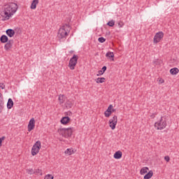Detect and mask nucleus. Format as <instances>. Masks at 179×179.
Wrapping results in <instances>:
<instances>
[{"instance_id": "nucleus-1", "label": "nucleus", "mask_w": 179, "mask_h": 179, "mask_svg": "<svg viewBox=\"0 0 179 179\" xmlns=\"http://www.w3.org/2000/svg\"><path fill=\"white\" fill-rule=\"evenodd\" d=\"M17 4L16 3H8L5 5L3 8L5 19L9 20V19L15 15V12H17Z\"/></svg>"}, {"instance_id": "nucleus-2", "label": "nucleus", "mask_w": 179, "mask_h": 179, "mask_svg": "<svg viewBox=\"0 0 179 179\" xmlns=\"http://www.w3.org/2000/svg\"><path fill=\"white\" fill-rule=\"evenodd\" d=\"M69 33H71V26L69 24H65L63 25L58 31V38L59 40H66V37L69 36Z\"/></svg>"}, {"instance_id": "nucleus-3", "label": "nucleus", "mask_w": 179, "mask_h": 179, "mask_svg": "<svg viewBox=\"0 0 179 179\" xmlns=\"http://www.w3.org/2000/svg\"><path fill=\"white\" fill-rule=\"evenodd\" d=\"M167 127V120L166 117H161L157 122L155 123V127L156 129L162 131Z\"/></svg>"}, {"instance_id": "nucleus-4", "label": "nucleus", "mask_w": 179, "mask_h": 179, "mask_svg": "<svg viewBox=\"0 0 179 179\" xmlns=\"http://www.w3.org/2000/svg\"><path fill=\"white\" fill-rule=\"evenodd\" d=\"M58 133L59 135L63 136L64 138H69L72 136V134L73 133V127L70 128H62L58 129Z\"/></svg>"}, {"instance_id": "nucleus-5", "label": "nucleus", "mask_w": 179, "mask_h": 179, "mask_svg": "<svg viewBox=\"0 0 179 179\" xmlns=\"http://www.w3.org/2000/svg\"><path fill=\"white\" fill-rule=\"evenodd\" d=\"M78 59H79V56L76 55H73V57H71L69 60V67L71 71L75 69V66H76V64H78Z\"/></svg>"}, {"instance_id": "nucleus-6", "label": "nucleus", "mask_w": 179, "mask_h": 179, "mask_svg": "<svg viewBox=\"0 0 179 179\" xmlns=\"http://www.w3.org/2000/svg\"><path fill=\"white\" fill-rule=\"evenodd\" d=\"M41 149V141H38L36 143L33 145L31 149V155L32 156H36Z\"/></svg>"}, {"instance_id": "nucleus-7", "label": "nucleus", "mask_w": 179, "mask_h": 179, "mask_svg": "<svg viewBox=\"0 0 179 179\" xmlns=\"http://www.w3.org/2000/svg\"><path fill=\"white\" fill-rule=\"evenodd\" d=\"M164 37V33H163V31L157 32L154 36V39H153L154 43L157 44V43H160V41H162Z\"/></svg>"}, {"instance_id": "nucleus-8", "label": "nucleus", "mask_w": 179, "mask_h": 179, "mask_svg": "<svg viewBox=\"0 0 179 179\" xmlns=\"http://www.w3.org/2000/svg\"><path fill=\"white\" fill-rule=\"evenodd\" d=\"M117 122H118V117L117 115H114L112 119L109 120V127L111 129H115V127H117Z\"/></svg>"}, {"instance_id": "nucleus-9", "label": "nucleus", "mask_w": 179, "mask_h": 179, "mask_svg": "<svg viewBox=\"0 0 179 179\" xmlns=\"http://www.w3.org/2000/svg\"><path fill=\"white\" fill-rule=\"evenodd\" d=\"M36 127V120H34V118H31L29 120V124H28V131L30 132L31 131H33V129L35 128Z\"/></svg>"}, {"instance_id": "nucleus-10", "label": "nucleus", "mask_w": 179, "mask_h": 179, "mask_svg": "<svg viewBox=\"0 0 179 179\" xmlns=\"http://www.w3.org/2000/svg\"><path fill=\"white\" fill-rule=\"evenodd\" d=\"M12 47H13V40H9L4 45V50L6 51H10Z\"/></svg>"}, {"instance_id": "nucleus-11", "label": "nucleus", "mask_w": 179, "mask_h": 179, "mask_svg": "<svg viewBox=\"0 0 179 179\" xmlns=\"http://www.w3.org/2000/svg\"><path fill=\"white\" fill-rule=\"evenodd\" d=\"M113 105H109L107 110L104 112V115L106 117V118H108V117L113 114V111H111V110H113Z\"/></svg>"}, {"instance_id": "nucleus-12", "label": "nucleus", "mask_w": 179, "mask_h": 179, "mask_svg": "<svg viewBox=\"0 0 179 179\" xmlns=\"http://www.w3.org/2000/svg\"><path fill=\"white\" fill-rule=\"evenodd\" d=\"M6 33L8 37H13L15 36V30L12 29H7Z\"/></svg>"}, {"instance_id": "nucleus-13", "label": "nucleus", "mask_w": 179, "mask_h": 179, "mask_svg": "<svg viewBox=\"0 0 179 179\" xmlns=\"http://www.w3.org/2000/svg\"><path fill=\"white\" fill-rule=\"evenodd\" d=\"M65 155H66L67 156H71V155H73V153H75V151H73V148H67L65 151H64Z\"/></svg>"}, {"instance_id": "nucleus-14", "label": "nucleus", "mask_w": 179, "mask_h": 179, "mask_svg": "<svg viewBox=\"0 0 179 179\" xmlns=\"http://www.w3.org/2000/svg\"><path fill=\"white\" fill-rule=\"evenodd\" d=\"M69 121H71V118H69V117H68V116L64 117L61 120V122H62V124H63V125H66V124H68V122H69Z\"/></svg>"}, {"instance_id": "nucleus-15", "label": "nucleus", "mask_w": 179, "mask_h": 179, "mask_svg": "<svg viewBox=\"0 0 179 179\" xmlns=\"http://www.w3.org/2000/svg\"><path fill=\"white\" fill-rule=\"evenodd\" d=\"M149 171V168L148 166L143 167L140 171V174L141 176H144V174H146Z\"/></svg>"}, {"instance_id": "nucleus-16", "label": "nucleus", "mask_w": 179, "mask_h": 179, "mask_svg": "<svg viewBox=\"0 0 179 179\" xmlns=\"http://www.w3.org/2000/svg\"><path fill=\"white\" fill-rule=\"evenodd\" d=\"M114 159H121L122 157V152L121 151H117L114 155Z\"/></svg>"}, {"instance_id": "nucleus-17", "label": "nucleus", "mask_w": 179, "mask_h": 179, "mask_svg": "<svg viewBox=\"0 0 179 179\" xmlns=\"http://www.w3.org/2000/svg\"><path fill=\"white\" fill-rule=\"evenodd\" d=\"M152 177H153V171H149V172L144 176L143 179H150Z\"/></svg>"}, {"instance_id": "nucleus-18", "label": "nucleus", "mask_w": 179, "mask_h": 179, "mask_svg": "<svg viewBox=\"0 0 179 179\" xmlns=\"http://www.w3.org/2000/svg\"><path fill=\"white\" fill-rule=\"evenodd\" d=\"M0 41L1 43H8L9 41L6 35H2L0 38Z\"/></svg>"}, {"instance_id": "nucleus-19", "label": "nucleus", "mask_w": 179, "mask_h": 179, "mask_svg": "<svg viewBox=\"0 0 179 179\" xmlns=\"http://www.w3.org/2000/svg\"><path fill=\"white\" fill-rule=\"evenodd\" d=\"M38 4V0H33L31 4V9H36L37 8V5Z\"/></svg>"}, {"instance_id": "nucleus-20", "label": "nucleus", "mask_w": 179, "mask_h": 179, "mask_svg": "<svg viewBox=\"0 0 179 179\" xmlns=\"http://www.w3.org/2000/svg\"><path fill=\"white\" fill-rule=\"evenodd\" d=\"M12 107H13V101L12 100V99H8V103H7V108H8V110H10V108H12Z\"/></svg>"}, {"instance_id": "nucleus-21", "label": "nucleus", "mask_w": 179, "mask_h": 179, "mask_svg": "<svg viewBox=\"0 0 179 179\" xmlns=\"http://www.w3.org/2000/svg\"><path fill=\"white\" fill-rule=\"evenodd\" d=\"M170 72H171V75H177V73H178V72H179V70L178 68L175 67L173 69H171L170 70Z\"/></svg>"}, {"instance_id": "nucleus-22", "label": "nucleus", "mask_w": 179, "mask_h": 179, "mask_svg": "<svg viewBox=\"0 0 179 179\" xmlns=\"http://www.w3.org/2000/svg\"><path fill=\"white\" fill-rule=\"evenodd\" d=\"M58 100L60 104H64V103L65 102V96L64 95H59Z\"/></svg>"}, {"instance_id": "nucleus-23", "label": "nucleus", "mask_w": 179, "mask_h": 179, "mask_svg": "<svg viewBox=\"0 0 179 179\" xmlns=\"http://www.w3.org/2000/svg\"><path fill=\"white\" fill-rule=\"evenodd\" d=\"M3 98L2 97V94L0 93V110H2L3 108Z\"/></svg>"}, {"instance_id": "nucleus-24", "label": "nucleus", "mask_w": 179, "mask_h": 179, "mask_svg": "<svg viewBox=\"0 0 179 179\" xmlns=\"http://www.w3.org/2000/svg\"><path fill=\"white\" fill-rule=\"evenodd\" d=\"M106 80L105 78H98L96 79V83H104Z\"/></svg>"}, {"instance_id": "nucleus-25", "label": "nucleus", "mask_w": 179, "mask_h": 179, "mask_svg": "<svg viewBox=\"0 0 179 179\" xmlns=\"http://www.w3.org/2000/svg\"><path fill=\"white\" fill-rule=\"evenodd\" d=\"M106 57H107V58H114V52H108L106 54Z\"/></svg>"}, {"instance_id": "nucleus-26", "label": "nucleus", "mask_w": 179, "mask_h": 179, "mask_svg": "<svg viewBox=\"0 0 179 179\" xmlns=\"http://www.w3.org/2000/svg\"><path fill=\"white\" fill-rule=\"evenodd\" d=\"M26 171L27 174H30V175L36 173V172H34V170H33V169H26Z\"/></svg>"}, {"instance_id": "nucleus-27", "label": "nucleus", "mask_w": 179, "mask_h": 179, "mask_svg": "<svg viewBox=\"0 0 179 179\" xmlns=\"http://www.w3.org/2000/svg\"><path fill=\"white\" fill-rule=\"evenodd\" d=\"M115 24V21L114 20H110L107 23V25L109 26V27H113Z\"/></svg>"}, {"instance_id": "nucleus-28", "label": "nucleus", "mask_w": 179, "mask_h": 179, "mask_svg": "<svg viewBox=\"0 0 179 179\" xmlns=\"http://www.w3.org/2000/svg\"><path fill=\"white\" fill-rule=\"evenodd\" d=\"M98 41L99 43H106V38L104 37H100L98 38Z\"/></svg>"}, {"instance_id": "nucleus-29", "label": "nucleus", "mask_w": 179, "mask_h": 179, "mask_svg": "<svg viewBox=\"0 0 179 179\" xmlns=\"http://www.w3.org/2000/svg\"><path fill=\"white\" fill-rule=\"evenodd\" d=\"M44 179H54V177L50 174H48L45 176Z\"/></svg>"}, {"instance_id": "nucleus-30", "label": "nucleus", "mask_w": 179, "mask_h": 179, "mask_svg": "<svg viewBox=\"0 0 179 179\" xmlns=\"http://www.w3.org/2000/svg\"><path fill=\"white\" fill-rule=\"evenodd\" d=\"M35 174H40L41 176L42 172L41 170L40 169H36V171H34Z\"/></svg>"}, {"instance_id": "nucleus-31", "label": "nucleus", "mask_w": 179, "mask_h": 179, "mask_svg": "<svg viewBox=\"0 0 179 179\" xmlns=\"http://www.w3.org/2000/svg\"><path fill=\"white\" fill-rule=\"evenodd\" d=\"M117 25L119 26V27H122L124 26V22H122V21H119L117 22Z\"/></svg>"}, {"instance_id": "nucleus-32", "label": "nucleus", "mask_w": 179, "mask_h": 179, "mask_svg": "<svg viewBox=\"0 0 179 179\" xmlns=\"http://www.w3.org/2000/svg\"><path fill=\"white\" fill-rule=\"evenodd\" d=\"M164 160H166V162L167 163H169V162H170V157H169V156H165V157H164Z\"/></svg>"}, {"instance_id": "nucleus-33", "label": "nucleus", "mask_w": 179, "mask_h": 179, "mask_svg": "<svg viewBox=\"0 0 179 179\" xmlns=\"http://www.w3.org/2000/svg\"><path fill=\"white\" fill-rule=\"evenodd\" d=\"M103 73H104V72H103V71L100 70L98 71V74L96 76H100L103 75Z\"/></svg>"}, {"instance_id": "nucleus-34", "label": "nucleus", "mask_w": 179, "mask_h": 179, "mask_svg": "<svg viewBox=\"0 0 179 179\" xmlns=\"http://www.w3.org/2000/svg\"><path fill=\"white\" fill-rule=\"evenodd\" d=\"M101 71H102V72H103V73H104V72H106V71H107V66H103L102 70H101Z\"/></svg>"}, {"instance_id": "nucleus-35", "label": "nucleus", "mask_w": 179, "mask_h": 179, "mask_svg": "<svg viewBox=\"0 0 179 179\" xmlns=\"http://www.w3.org/2000/svg\"><path fill=\"white\" fill-rule=\"evenodd\" d=\"M0 88L1 89H5V85H3V83H0Z\"/></svg>"}, {"instance_id": "nucleus-36", "label": "nucleus", "mask_w": 179, "mask_h": 179, "mask_svg": "<svg viewBox=\"0 0 179 179\" xmlns=\"http://www.w3.org/2000/svg\"><path fill=\"white\" fill-rule=\"evenodd\" d=\"M5 139V137L0 138V145H2V141Z\"/></svg>"}, {"instance_id": "nucleus-37", "label": "nucleus", "mask_w": 179, "mask_h": 179, "mask_svg": "<svg viewBox=\"0 0 179 179\" xmlns=\"http://www.w3.org/2000/svg\"><path fill=\"white\" fill-rule=\"evenodd\" d=\"M151 118H155V117H156V115L155 114H152V115H151Z\"/></svg>"}, {"instance_id": "nucleus-38", "label": "nucleus", "mask_w": 179, "mask_h": 179, "mask_svg": "<svg viewBox=\"0 0 179 179\" xmlns=\"http://www.w3.org/2000/svg\"><path fill=\"white\" fill-rule=\"evenodd\" d=\"M111 111H112V113H114V112H115V109L112 108Z\"/></svg>"}, {"instance_id": "nucleus-39", "label": "nucleus", "mask_w": 179, "mask_h": 179, "mask_svg": "<svg viewBox=\"0 0 179 179\" xmlns=\"http://www.w3.org/2000/svg\"><path fill=\"white\" fill-rule=\"evenodd\" d=\"M164 83V80H162V83Z\"/></svg>"}, {"instance_id": "nucleus-40", "label": "nucleus", "mask_w": 179, "mask_h": 179, "mask_svg": "<svg viewBox=\"0 0 179 179\" xmlns=\"http://www.w3.org/2000/svg\"><path fill=\"white\" fill-rule=\"evenodd\" d=\"M112 61H114V58L112 59Z\"/></svg>"}, {"instance_id": "nucleus-41", "label": "nucleus", "mask_w": 179, "mask_h": 179, "mask_svg": "<svg viewBox=\"0 0 179 179\" xmlns=\"http://www.w3.org/2000/svg\"><path fill=\"white\" fill-rule=\"evenodd\" d=\"M0 146H1V145H0Z\"/></svg>"}]
</instances>
